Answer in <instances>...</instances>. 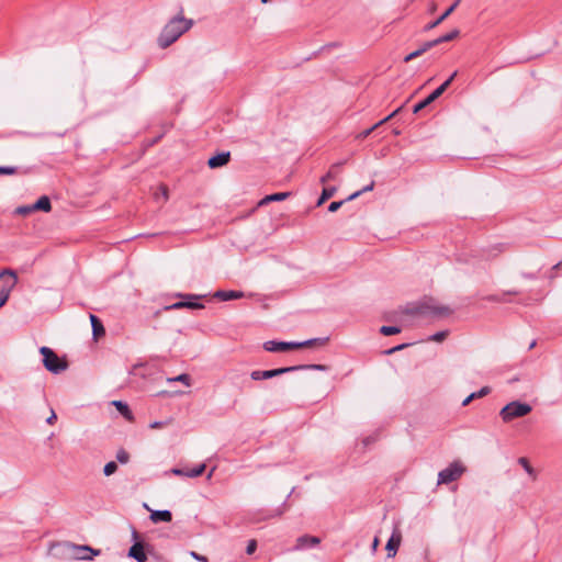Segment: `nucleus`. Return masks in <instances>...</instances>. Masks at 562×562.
Wrapping results in <instances>:
<instances>
[{"label": "nucleus", "mask_w": 562, "mask_h": 562, "mask_svg": "<svg viewBox=\"0 0 562 562\" xmlns=\"http://www.w3.org/2000/svg\"><path fill=\"white\" fill-rule=\"evenodd\" d=\"M193 25L192 20H187L183 16H176L171 19L162 29L158 44L160 47L166 48L175 43L184 32Z\"/></svg>", "instance_id": "f257e3e1"}, {"label": "nucleus", "mask_w": 562, "mask_h": 562, "mask_svg": "<svg viewBox=\"0 0 562 562\" xmlns=\"http://www.w3.org/2000/svg\"><path fill=\"white\" fill-rule=\"evenodd\" d=\"M327 341L328 338H313L301 342L268 340L263 344V349L269 352H283L303 347L324 346Z\"/></svg>", "instance_id": "f03ea898"}, {"label": "nucleus", "mask_w": 562, "mask_h": 562, "mask_svg": "<svg viewBox=\"0 0 562 562\" xmlns=\"http://www.w3.org/2000/svg\"><path fill=\"white\" fill-rule=\"evenodd\" d=\"M40 353L43 356V366L47 371L58 374L68 368L67 361L60 359L49 347H41Z\"/></svg>", "instance_id": "7ed1b4c3"}, {"label": "nucleus", "mask_w": 562, "mask_h": 562, "mask_svg": "<svg viewBox=\"0 0 562 562\" xmlns=\"http://www.w3.org/2000/svg\"><path fill=\"white\" fill-rule=\"evenodd\" d=\"M531 406L527 403L514 401L504 406L499 415L504 423H509L515 418L524 417L531 412Z\"/></svg>", "instance_id": "20e7f679"}, {"label": "nucleus", "mask_w": 562, "mask_h": 562, "mask_svg": "<svg viewBox=\"0 0 562 562\" xmlns=\"http://www.w3.org/2000/svg\"><path fill=\"white\" fill-rule=\"evenodd\" d=\"M18 282V277L13 270L4 269L0 272V307L3 306Z\"/></svg>", "instance_id": "39448f33"}, {"label": "nucleus", "mask_w": 562, "mask_h": 562, "mask_svg": "<svg viewBox=\"0 0 562 562\" xmlns=\"http://www.w3.org/2000/svg\"><path fill=\"white\" fill-rule=\"evenodd\" d=\"M465 471L460 462H452L438 473V484H449L458 480Z\"/></svg>", "instance_id": "423d86ee"}, {"label": "nucleus", "mask_w": 562, "mask_h": 562, "mask_svg": "<svg viewBox=\"0 0 562 562\" xmlns=\"http://www.w3.org/2000/svg\"><path fill=\"white\" fill-rule=\"evenodd\" d=\"M456 76L457 71H454L441 86H439L435 91H432L426 99L415 104L413 112L418 113L427 105L432 103L436 99H438L448 89V87L451 85Z\"/></svg>", "instance_id": "0eeeda50"}, {"label": "nucleus", "mask_w": 562, "mask_h": 562, "mask_svg": "<svg viewBox=\"0 0 562 562\" xmlns=\"http://www.w3.org/2000/svg\"><path fill=\"white\" fill-rule=\"evenodd\" d=\"M452 310L447 305H439L432 302L424 303L419 306L418 313L424 316L447 317L452 314Z\"/></svg>", "instance_id": "6e6552de"}, {"label": "nucleus", "mask_w": 562, "mask_h": 562, "mask_svg": "<svg viewBox=\"0 0 562 562\" xmlns=\"http://www.w3.org/2000/svg\"><path fill=\"white\" fill-rule=\"evenodd\" d=\"M301 367H285V368H278V369H272V370H262V371L256 370L250 373V378L254 381L272 379V378L279 376L283 373L297 371Z\"/></svg>", "instance_id": "1a4fd4ad"}, {"label": "nucleus", "mask_w": 562, "mask_h": 562, "mask_svg": "<svg viewBox=\"0 0 562 562\" xmlns=\"http://www.w3.org/2000/svg\"><path fill=\"white\" fill-rule=\"evenodd\" d=\"M71 548L75 558L78 560H92L94 555L99 554V551L88 546H71Z\"/></svg>", "instance_id": "9d476101"}, {"label": "nucleus", "mask_w": 562, "mask_h": 562, "mask_svg": "<svg viewBox=\"0 0 562 562\" xmlns=\"http://www.w3.org/2000/svg\"><path fill=\"white\" fill-rule=\"evenodd\" d=\"M402 542V533L398 528H395L392 532L391 538L389 539L386 543V551L389 557H394L397 552V549Z\"/></svg>", "instance_id": "9b49d317"}, {"label": "nucleus", "mask_w": 562, "mask_h": 562, "mask_svg": "<svg viewBox=\"0 0 562 562\" xmlns=\"http://www.w3.org/2000/svg\"><path fill=\"white\" fill-rule=\"evenodd\" d=\"M321 542V539L314 536L304 535L296 539L294 550H304L306 548L316 547Z\"/></svg>", "instance_id": "f8f14e48"}, {"label": "nucleus", "mask_w": 562, "mask_h": 562, "mask_svg": "<svg viewBox=\"0 0 562 562\" xmlns=\"http://www.w3.org/2000/svg\"><path fill=\"white\" fill-rule=\"evenodd\" d=\"M229 159H231L229 151L220 153V154L211 157L207 161V165L210 168L215 169V168H220V167L227 165Z\"/></svg>", "instance_id": "ddd939ff"}, {"label": "nucleus", "mask_w": 562, "mask_h": 562, "mask_svg": "<svg viewBox=\"0 0 562 562\" xmlns=\"http://www.w3.org/2000/svg\"><path fill=\"white\" fill-rule=\"evenodd\" d=\"M128 557L135 559L137 562H146L147 555L142 542H135L128 551Z\"/></svg>", "instance_id": "4468645a"}, {"label": "nucleus", "mask_w": 562, "mask_h": 562, "mask_svg": "<svg viewBox=\"0 0 562 562\" xmlns=\"http://www.w3.org/2000/svg\"><path fill=\"white\" fill-rule=\"evenodd\" d=\"M461 0H456L445 12H441V15L438 16L434 22L429 23L425 30H431L437 27L440 23H442L459 5Z\"/></svg>", "instance_id": "2eb2a0df"}, {"label": "nucleus", "mask_w": 562, "mask_h": 562, "mask_svg": "<svg viewBox=\"0 0 562 562\" xmlns=\"http://www.w3.org/2000/svg\"><path fill=\"white\" fill-rule=\"evenodd\" d=\"M346 161H339V162H335L334 165L330 166L329 170L327 171L326 175H324L322 178H321V183H326L327 181H331V180H336L341 171V167L344 166Z\"/></svg>", "instance_id": "dca6fc26"}, {"label": "nucleus", "mask_w": 562, "mask_h": 562, "mask_svg": "<svg viewBox=\"0 0 562 562\" xmlns=\"http://www.w3.org/2000/svg\"><path fill=\"white\" fill-rule=\"evenodd\" d=\"M149 518L154 524L170 522L172 520V514L167 509L151 510Z\"/></svg>", "instance_id": "f3484780"}, {"label": "nucleus", "mask_w": 562, "mask_h": 562, "mask_svg": "<svg viewBox=\"0 0 562 562\" xmlns=\"http://www.w3.org/2000/svg\"><path fill=\"white\" fill-rule=\"evenodd\" d=\"M245 294L244 292L241 291H223V290H220V291H216L214 293V297L221 300V301H231V300H238V299H241L244 297Z\"/></svg>", "instance_id": "a211bd4d"}, {"label": "nucleus", "mask_w": 562, "mask_h": 562, "mask_svg": "<svg viewBox=\"0 0 562 562\" xmlns=\"http://www.w3.org/2000/svg\"><path fill=\"white\" fill-rule=\"evenodd\" d=\"M401 109H402L401 106L397 108L390 115H387L386 117H384L383 120H381L380 122L374 124L372 127H370V128L361 132L360 134H358L357 138L363 139V138L368 137L375 128H378L380 125L384 124L385 122H387L389 120L394 117L401 111Z\"/></svg>", "instance_id": "6ab92c4d"}, {"label": "nucleus", "mask_w": 562, "mask_h": 562, "mask_svg": "<svg viewBox=\"0 0 562 562\" xmlns=\"http://www.w3.org/2000/svg\"><path fill=\"white\" fill-rule=\"evenodd\" d=\"M432 47H435V45L432 44L431 41H428V42L424 43L420 46V48H418V49L414 50L413 53L408 54L407 56H405L404 61L408 63V61L422 56L424 53H426L427 50H429Z\"/></svg>", "instance_id": "aec40b11"}, {"label": "nucleus", "mask_w": 562, "mask_h": 562, "mask_svg": "<svg viewBox=\"0 0 562 562\" xmlns=\"http://www.w3.org/2000/svg\"><path fill=\"white\" fill-rule=\"evenodd\" d=\"M32 209L35 211L49 212L52 210L50 200L48 196H41L34 204H32Z\"/></svg>", "instance_id": "412c9836"}, {"label": "nucleus", "mask_w": 562, "mask_h": 562, "mask_svg": "<svg viewBox=\"0 0 562 562\" xmlns=\"http://www.w3.org/2000/svg\"><path fill=\"white\" fill-rule=\"evenodd\" d=\"M90 322L92 326V333L95 338L104 335L105 330L101 321L93 314H90Z\"/></svg>", "instance_id": "4be33fe9"}, {"label": "nucleus", "mask_w": 562, "mask_h": 562, "mask_svg": "<svg viewBox=\"0 0 562 562\" xmlns=\"http://www.w3.org/2000/svg\"><path fill=\"white\" fill-rule=\"evenodd\" d=\"M116 409L127 419V420H132L133 419V413L132 411L130 409L128 405L122 401H113L112 403Z\"/></svg>", "instance_id": "5701e85b"}, {"label": "nucleus", "mask_w": 562, "mask_h": 562, "mask_svg": "<svg viewBox=\"0 0 562 562\" xmlns=\"http://www.w3.org/2000/svg\"><path fill=\"white\" fill-rule=\"evenodd\" d=\"M290 195V192H278L270 195L265 196L260 202L259 205H265L269 202H277V201H283Z\"/></svg>", "instance_id": "b1692460"}, {"label": "nucleus", "mask_w": 562, "mask_h": 562, "mask_svg": "<svg viewBox=\"0 0 562 562\" xmlns=\"http://www.w3.org/2000/svg\"><path fill=\"white\" fill-rule=\"evenodd\" d=\"M227 381L232 384H243L246 381L245 373L239 372L237 370H232L226 375Z\"/></svg>", "instance_id": "393cba45"}, {"label": "nucleus", "mask_w": 562, "mask_h": 562, "mask_svg": "<svg viewBox=\"0 0 562 562\" xmlns=\"http://www.w3.org/2000/svg\"><path fill=\"white\" fill-rule=\"evenodd\" d=\"M490 393V387L488 386H484L482 387L481 390H479L477 392H473L471 393L468 397H465L462 402V405L463 406H467L469 405L474 398H479V397H483L485 395H487Z\"/></svg>", "instance_id": "a878e982"}, {"label": "nucleus", "mask_w": 562, "mask_h": 562, "mask_svg": "<svg viewBox=\"0 0 562 562\" xmlns=\"http://www.w3.org/2000/svg\"><path fill=\"white\" fill-rule=\"evenodd\" d=\"M458 36H459V30L456 29V30H452L451 32H449L446 35H442V36H440V37H438L436 40H432L431 42H432V44L435 46H437V45H439L441 43L452 41V40L457 38Z\"/></svg>", "instance_id": "bb28decb"}, {"label": "nucleus", "mask_w": 562, "mask_h": 562, "mask_svg": "<svg viewBox=\"0 0 562 562\" xmlns=\"http://www.w3.org/2000/svg\"><path fill=\"white\" fill-rule=\"evenodd\" d=\"M336 187L324 188L322 194L317 201V205H322L325 201L330 199L336 193Z\"/></svg>", "instance_id": "cd10ccee"}, {"label": "nucleus", "mask_w": 562, "mask_h": 562, "mask_svg": "<svg viewBox=\"0 0 562 562\" xmlns=\"http://www.w3.org/2000/svg\"><path fill=\"white\" fill-rule=\"evenodd\" d=\"M518 463L525 469V471L528 473V475L532 480H536L537 473H536L535 469L530 465V463L527 460V458H525V457L519 458L518 459Z\"/></svg>", "instance_id": "c85d7f7f"}, {"label": "nucleus", "mask_w": 562, "mask_h": 562, "mask_svg": "<svg viewBox=\"0 0 562 562\" xmlns=\"http://www.w3.org/2000/svg\"><path fill=\"white\" fill-rule=\"evenodd\" d=\"M167 381L168 382H181V383L186 384L187 386H190V384H191V378L187 373L179 374L178 376H175V378H169Z\"/></svg>", "instance_id": "c756f323"}, {"label": "nucleus", "mask_w": 562, "mask_h": 562, "mask_svg": "<svg viewBox=\"0 0 562 562\" xmlns=\"http://www.w3.org/2000/svg\"><path fill=\"white\" fill-rule=\"evenodd\" d=\"M374 188V181H371L370 184L366 186L362 190H359L355 193H352L351 195H349L346 201H352L355 200L356 198H358L360 194H362L363 192H369V191H372Z\"/></svg>", "instance_id": "7c9ffc66"}, {"label": "nucleus", "mask_w": 562, "mask_h": 562, "mask_svg": "<svg viewBox=\"0 0 562 562\" xmlns=\"http://www.w3.org/2000/svg\"><path fill=\"white\" fill-rule=\"evenodd\" d=\"M380 333L384 336H391L401 333V328L396 326H382Z\"/></svg>", "instance_id": "2f4dec72"}, {"label": "nucleus", "mask_w": 562, "mask_h": 562, "mask_svg": "<svg viewBox=\"0 0 562 562\" xmlns=\"http://www.w3.org/2000/svg\"><path fill=\"white\" fill-rule=\"evenodd\" d=\"M204 470H205V464L202 463V464L195 467L194 469L187 471L186 476H188V477L200 476L204 472Z\"/></svg>", "instance_id": "473e14b6"}, {"label": "nucleus", "mask_w": 562, "mask_h": 562, "mask_svg": "<svg viewBox=\"0 0 562 562\" xmlns=\"http://www.w3.org/2000/svg\"><path fill=\"white\" fill-rule=\"evenodd\" d=\"M117 470V464L114 461L108 462L103 468V473L105 476H110L114 474Z\"/></svg>", "instance_id": "72a5a7b5"}, {"label": "nucleus", "mask_w": 562, "mask_h": 562, "mask_svg": "<svg viewBox=\"0 0 562 562\" xmlns=\"http://www.w3.org/2000/svg\"><path fill=\"white\" fill-rule=\"evenodd\" d=\"M448 336V330H441V331H438L434 335H431L428 340L430 341H435V342H441L443 341Z\"/></svg>", "instance_id": "f704fd0d"}, {"label": "nucleus", "mask_w": 562, "mask_h": 562, "mask_svg": "<svg viewBox=\"0 0 562 562\" xmlns=\"http://www.w3.org/2000/svg\"><path fill=\"white\" fill-rule=\"evenodd\" d=\"M116 460L122 463V464H125L128 462L130 460V454L127 451H125L124 449H120L117 452H116Z\"/></svg>", "instance_id": "c9c22d12"}, {"label": "nucleus", "mask_w": 562, "mask_h": 562, "mask_svg": "<svg viewBox=\"0 0 562 562\" xmlns=\"http://www.w3.org/2000/svg\"><path fill=\"white\" fill-rule=\"evenodd\" d=\"M32 212H35V210L32 209V205H21L15 209V213L23 216L29 215Z\"/></svg>", "instance_id": "e433bc0d"}, {"label": "nucleus", "mask_w": 562, "mask_h": 562, "mask_svg": "<svg viewBox=\"0 0 562 562\" xmlns=\"http://www.w3.org/2000/svg\"><path fill=\"white\" fill-rule=\"evenodd\" d=\"M16 172V167H0V175H14Z\"/></svg>", "instance_id": "4c0bfd02"}, {"label": "nucleus", "mask_w": 562, "mask_h": 562, "mask_svg": "<svg viewBox=\"0 0 562 562\" xmlns=\"http://www.w3.org/2000/svg\"><path fill=\"white\" fill-rule=\"evenodd\" d=\"M301 368L299 370H303V369H314V370H321V371H324L326 369V367L324 364H305V366H300Z\"/></svg>", "instance_id": "58836bf2"}, {"label": "nucleus", "mask_w": 562, "mask_h": 562, "mask_svg": "<svg viewBox=\"0 0 562 562\" xmlns=\"http://www.w3.org/2000/svg\"><path fill=\"white\" fill-rule=\"evenodd\" d=\"M183 307H186V302L180 301V302H176V303H173L171 305L165 306V310L166 311L179 310V308H183Z\"/></svg>", "instance_id": "ea45409f"}, {"label": "nucleus", "mask_w": 562, "mask_h": 562, "mask_svg": "<svg viewBox=\"0 0 562 562\" xmlns=\"http://www.w3.org/2000/svg\"><path fill=\"white\" fill-rule=\"evenodd\" d=\"M257 549V542L256 540H250L246 547V553L252 554Z\"/></svg>", "instance_id": "a19ab883"}, {"label": "nucleus", "mask_w": 562, "mask_h": 562, "mask_svg": "<svg viewBox=\"0 0 562 562\" xmlns=\"http://www.w3.org/2000/svg\"><path fill=\"white\" fill-rule=\"evenodd\" d=\"M345 201H335V202H331L328 206V211L329 212H336L342 204H344Z\"/></svg>", "instance_id": "79ce46f5"}, {"label": "nucleus", "mask_w": 562, "mask_h": 562, "mask_svg": "<svg viewBox=\"0 0 562 562\" xmlns=\"http://www.w3.org/2000/svg\"><path fill=\"white\" fill-rule=\"evenodd\" d=\"M190 555H191L194 560H196V561H199V562H207V561H209V560H207V558H206L205 555H201V554L196 553L195 551H191V552H190Z\"/></svg>", "instance_id": "37998d69"}, {"label": "nucleus", "mask_w": 562, "mask_h": 562, "mask_svg": "<svg viewBox=\"0 0 562 562\" xmlns=\"http://www.w3.org/2000/svg\"><path fill=\"white\" fill-rule=\"evenodd\" d=\"M186 307L188 308H203V304L196 302H186Z\"/></svg>", "instance_id": "c03bdc74"}, {"label": "nucleus", "mask_w": 562, "mask_h": 562, "mask_svg": "<svg viewBox=\"0 0 562 562\" xmlns=\"http://www.w3.org/2000/svg\"><path fill=\"white\" fill-rule=\"evenodd\" d=\"M159 191H160V193H161V195H162L164 200H165V201H166V200H168V188H167L166 186L161 184V186L159 187Z\"/></svg>", "instance_id": "a18cd8bd"}, {"label": "nucleus", "mask_w": 562, "mask_h": 562, "mask_svg": "<svg viewBox=\"0 0 562 562\" xmlns=\"http://www.w3.org/2000/svg\"><path fill=\"white\" fill-rule=\"evenodd\" d=\"M406 346H407L406 344L398 345V346H396V347H394V348H392V349L387 350V351H386V353H389V355H390V353H393V352H395V351H400V350H402L403 348H405Z\"/></svg>", "instance_id": "49530a36"}, {"label": "nucleus", "mask_w": 562, "mask_h": 562, "mask_svg": "<svg viewBox=\"0 0 562 562\" xmlns=\"http://www.w3.org/2000/svg\"><path fill=\"white\" fill-rule=\"evenodd\" d=\"M56 414L54 412H52L50 416L46 419V423L52 425L54 424V422L56 420Z\"/></svg>", "instance_id": "de8ad7c7"}, {"label": "nucleus", "mask_w": 562, "mask_h": 562, "mask_svg": "<svg viewBox=\"0 0 562 562\" xmlns=\"http://www.w3.org/2000/svg\"><path fill=\"white\" fill-rule=\"evenodd\" d=\"M186 472L187 471H183L181 469H173L172 470V473L176 474V475H184L186 476Z\"/></svg>", "instance_id": "09e8293b"}, {"label": "nucleus", "mask_w": 562, "mask_h": 562, "mask_svg": "<svg viewBox=\"0 0 562 562\" xmlns=\"http://www.w3.org/2000/svg\"><path fill=\"white\" fill-rule=\"evenodd\" d=\"M160 427H162L161 422H154L153 424H150V428H160Z\"/></svg>", "instance_id": "8fccbe9b"}, {"label": "nucleus", "mask_w": 562, "mask_h": 562, "mask_svg": "<svg viewBox=\"0 0 562 562\" xmlns=\"http://www.w3.org/2000/svg\"><path fill=\"white\" fill-rule=\"evenodd\" d=\"M378 544H379V540H378V538H375L373 541V544H372L373 549H376Z\"/></svg>", "instance_id": "3c124183"}, {"label": "nucleus", "mask_w": 562, "mask_h": 562, "mask_svg": "<svg viewBox=\"0 0 562 562\" xmlns=\"http://www.w3.org/2000/svg\"><path fill=\"white\" fill-rule=\"evenodd\" d=\"M560 267H562V261L558 262L553 268H554V269H558V268H560Z\"/></svg>", "instance_id": "603ef678"}, {"label": "nucleus", "mask_w": 562, "mask_h": 562, "mask_svg": "<svg viewBox=\"0 0 562 562\" xmlns=\"http://www.w3.org/2000/svg\"><path fill=\"white\" fill-rule=\"evenodd\" d=\"M488 300H492V301H499V299H498V297H496V296H490V297H488Z\"/></svg>", "instance_id": "864d4df0"}, {"label": "nucleus", "mask_w": 562, "mask_h": 562, "mask_svg": "<svg viewBox=\"0 0 562 562\" xmlns=\"http://www.w3.org/2000/svg\"><path fill=\"white\" fill-rule=\"evenodd\" d=\"M137 537H138V533H137V531H135V530H134V531H133V538H134V539H137Z\"/></svg>", "instance_id": "5fc2aeb1"}, {"label": "nucleus", "mask_w": 562, "mask_h": 562, "mask_svg": "<svg viewBox=\"0 0 562 562\" xmlns=\"http://www.w3.org/2000/svg\"><path fill=\"white\" fill-rule=\"evenodd\" d=\"M435 10H436V4H435V3H432V4H431V7H430V11L432 12V11H435Z\"/></svg>", "instance_id": "6e6d98bb"}, {"label": "nucleus", "mask_w": 562, "mask_h": 562, "mask_svg": "<svg viewBox=\"0 0 562 562\" xmlns=\"http://www.w3.org/2000/svg\"><path fill=\"white\" fill-rule=\"evenodd\" d=\"M535 346H536V341L533 340V341L530 344L529 349H532Z\"/></svg>", "instance_id": "4d7b16f0"}, {"label": "nucleus", "mask_w": 562, "mask_h": 562, "mask_svg": "<svg viewBox=\"0 0 562 562\" xmlns=\"http://www.w3.org/2000/svg\"><path fill=\"white\" fill-rule=\"evenodd\" d=\"M189 297L199 299L200 296L199 295H189Z\"/></svg>", "instance_id": "13d9d810"}, {"label": "nucleus", "mask_w": 562, "mask_h": 562, "mask_svg": "<svg viewBox=\"0 0 562 562\" xmlns=\"http://www.w3.org/2000/svg\"><path fill=\"white\" fill-rule=\"evenodd\" d=\"M213 471H214V469L211 470V472L209 473L207 477L212 476Z\"/></svg>", "instance_id": "bf43d9fd"}, {"label": "nucleus", "mask_w": 562, "mask_h": 562, "mask_svg": "<svg viewBox=\"0 0 562 562\" xmlns=\"http://www.w3.org/2000/svg\"><path fill=\"white\" fill-rule=\"evenodd\" d=\"M261 2H262V3H267V2H268V0H261Z\"/></svg>", "instance_id": "052dcab7"}]
</instances>
